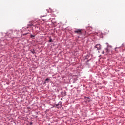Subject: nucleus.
Here are the masks:
<instances>
[{
	"instance_id": "obj_1",
	"label": "nucleus",
	"mask_w": 125,
	"mask_h": 125,
	"mask_svg": "<svg viewBox=\"0 0 125 125\" xmlns=\"http://www.w3.org/2000/svg\"><path fill=\"white\" fill-rule=\"evenodd\" d=\"M82 29H77L74 31L75 34H78V35H82Z\"/></svg>"
},
{
	"instance_id": "obj_2",
	"label": "nucleus",
	"mask_w": 125,
	"mask_h": 125,
	"mask_svg": "<svg viewBox=\"0 0 125 125\" xmlns=\"http://www.w3.org/2000/svg\"><path fill=\"white\" fill-rule=\"evenodd\" d=\"M110 52V50L108 48H105L103 52H102V54H104V53H108Z\"/></svg>"
},
{
	"instance_id": "obj_3",
	"label": "nucleus",
	"mask_w": 125,
	"mask_h": 125,
	"mask_svg": "<svg viewBox=\"0 0 125 125\" xmlns=\"http://www.w3.org/2000/svg\"><path fill=\"white\" fill-rule=\"evenodd\" d=\"M55 106L58 109H59L62 107V104L61 103H59L58 104H56Z\"/></svg>"
},
{
	"instance_id": "obj_4",
	"label": "nucleus",
	"mask_w": 125,
	"mask_h": 125,
	"mask_svg": "<svg viewBox=\"0 0 125 125\" xmlns=\"http://www.w3.org/2000/svg\"><path fill=\"white\" fill-rule=\"evenodd\" d=\"M95 48H97L98 50L101 49V45L99 44H97L95 45Z\"/></svg>"
},
{
	"instance_id": "obj_5",
	"label": "nucleus",
	"mask_w": 125,
	"mask_h": 125,
	"mask_svg": "<svg viewBox=\"0 0 125 125\" xmlns=\"http://www.w3.org/2000/svg\"><path fill=\"white\" fill-rule=\"evenodd\" d=\"M30 38H35V35H33L32 34H31Z\"/></svg>"
},
{
	"instance_id": "obj_6",
	"label": "nucleus",
	"mask_w": 125,
	"mask_h": 125,
	"mask_svg": "<svg viewBox=\"0 0 125 125\" xmlns=\"http://www.w3.org/2000/svg\"><path fill=\"white\" fill-rule=\"evenodd\" d=\"M45 82H49V79L46 78L45 80Z\"/></svg>"
},
{
	"instance_id": "obj_7",
	"label": "nucleus",
	"mask_w": 125,
	"mask_h": 125,
	"mask_svg": "<svg viewBox=\"0 0 125 125\" xmlns=\"http://www.w3.org/2000/svg\"><path fill=\"white\" fill-rule=\"evenodd\" d=\"M49 42H52V39H50L49 40Z\"/></svg>"
},
{
	"instance_id": "obj_8",
	"label": "nucleus",
	"mask_w": 125,
	"mask_h": 125,
	"mask_svg": "<svg viewBox=\"0 0 125 125\" xmlns=\"http://www.w3.org/2000/svg\"><path fill=\"white\" fill-rule=\"evenodd\" d=\"M46 15H43V16H41V17H44L45 16H46Z\"/></svg>"
},
{
	"instance_id": "obj_9",
	"label": "nucleus",
	"mask_w": 125,
	"mask_h": 125,
	"mask_svg": "<svg viewBox=\"0 0 125 125\" xmlns=\"http://www.w3.org/2000/svg\"><path fill=\"white\" fill-rule=\"evenodd\" d=\"M10 32L11 33H12V31L11 30H10Z\"/></svg>"
},
{
	"instance_id": "obj_10",
	"label": "nucleus",
	"mask_w": 125,
	"mask_h": 125,
	"mask_svg": "<svg viewBox=\"0 0 125 125\" xmlns=\"http://www.w3.org/2000/svg\"><path fill=\"white\" fill-rule=\"evenodd\" d=\"M44 83H46V82H44Z\"/></svg>"
}]
</instances>
